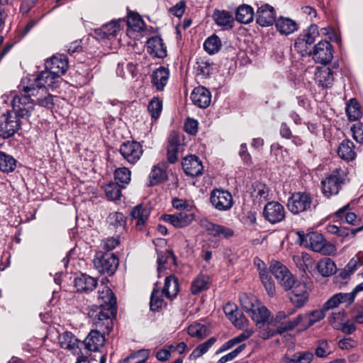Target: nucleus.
<instances>
[{"instance_id": "1", "label": "nucleus", "mask_w": 363, "mask_h": 363, "mask_svg": "<svg viewBox=\"0 0 363 363\" xmlns=\"http://www.w3.org/2000/svg\"><path fill=\"white\" fill-rule=\"evenodd\" d=\"M44 70L35 77L31 75L22 79L19 88L21 93L16 95L12 99V108L15 112L13 116L9 112L3 114L0 117V135L4 138H9L13 136L20 128L21 118H28L34 107V101L30 99V96L35 95L37 89H41L45 86L43 81Z\"/></svg>"}, {"instance_id": "2", "label": "nucleus", "mask_w": 363, "mask_h": 363, "mask_svg": "<svg viewBox=\"0 0 363 363\" xmlns=\"http://www.w3.org/2000/svg\"><path fill=\"white\" fill-rule=\"evenodd\" d=\"M347 175L344 170L335 169L321 181L322 193L326 198L337 195L345 183Z\"/></svg>"}, {"instance_id": "3", "label": "nucleus", "mask_w": 363, "mask_h": 363, "mask_svg": "<svg viewBox=\"0 0 363 363\" xmlns=\"http://www.w3.org/2000/svg\"><path fill=\"white\" fill-rule=\"evenodd\" d=\"M312 201L313 199L308 193L294 192L288 199L287 207L293 214H298L311 210Z\"/></svg>"}, {"instance_id": "4", "label": "nucleus", "mask_w": 363, "mask_h": 363, "mask_svg": "<svg viewBox=\"0 0 363 363\" xmlns=\"http://www.w3.org/2000/svg\"><path fill=\"white\" fill-rule=\"evenodd\" d=\"M94 264L99 273L111 275L118 268V259L113 253L97 254Z\"/></svg>"}, {"instance_id": "5", "label": "nucleus", "mask_w": 363, "mask_h": 363, "mask_svg": "<svg viewBox=\"0 0 363 363\" xmlns=\"http://www.w3.org/2000/svg\"><path fill=\"white\" fill-rule=\"evenodd\" d=\"M270 272L274 276L278 283L288 291L294 284V277L286 266L278 261H272L270 264Z\"/></svg>"}, {"instance_id": "6", "label": "nucleus", "mask_w": 363, "mask_h": 363, "mask_svg": "<svg viewBox=\"0 0 363 363\" xmlns=\"http://www.w3.org/2000/svg\"><path fill=\"white\" fill-rule=\"evenodd\" d=\"M68 60L63 54L53 55L47 60V80L55 79L63 74L67 69Z\"/></svg>"}, {"instance_id": "7", "label": "nucleus", "mask_w": 363, "mask_h": 363, "mask_svg": "<svg viewBox=\"0 0 363 363\" xmlns=\"http://www.w3.org/2000/svg\"><path fill=\"white\" fill-rule=\"evenodd\" d=\"M325 311L326 310H324L323 307L320 310H315L309 313L299 314L295 318L291 320V325L288 329H294L300 324H301L303 328H308L316 322L323 319L325 316Z\"/></svg>"}, {"instance_id": "8", "label": "nucleus", "mask_w": 363, "mask_h": 363, "mask_svg": "<svg viewBox=\"0 0 363 363\" xmlns=\"http://www.w3.org/2000/svg\"><path fill=\"white\" fill-rule=\"evenodd\" d=\"M310 55L316 63L326 65L333 57V47L328 41H320L313 47Z\"/></svg>"}, {"instance_id": "9", "label": "nucleus", "mask_w": 363, "mask_h": 363, "mask_svg": "<svg viewBox=\"0 0 363 363\" xmlns=\"http://www.w3.org/2000/svg\"><path fill=\"white\" fill-rule=\"evenodd\" d=\"M285 208L278 201H269L264 207L263 216L271 224L278 223L285 218Z\"/></svg>"}, {"instance_id": "10", "label": "nucleus", "mask_w": 363, "mask_h": 363, "mask_svg": "<svg viewBox=\"0 0 363 363\" xmlns=\"http://www.w3.org/2000/svg\"><path fill=\"white\" fill-rule=\"evenodd\" d=\"M306 242L308 246L314 252L330 255L335 251L334 246L327 244L323 235L318 233L308 234Z\"/></svg>"}, {"instance_id": "11", "label": "nucleus", "mask_w": 363, "mask_h": 363, "mask_svg": "<svg viewBox=\"0 0 363 363\" xmlns=\"http://www.w3.org/2000/svg\"><path fill=\"white\" fill-rule=\"evenodd\" d=\"M210 199L212 205L218 211H227L233 206V196L228 191L214 189Z\"/></svg>"}, {"instance_id": "12", "label": "nucleus", "mask_w": 363, "mask_h": 363, "mask_svg": "<svg viewBox=\"0 0 363 363\" xmlns=\"http://www.w3.org/2000/svg\"><path fill=\"white\" fill-rule=\"evenodd\" d=\"M120 152L129 163L135 164L143 154L142 145L135 141H127L121 145Z\"/></svg>"}, {"instance_id": "13", "label": "nucleus", "mask_w": 363, "mask_h": 363, "mask_svg": "<svg viewBox=\"0 0 363 363\" xmlns=\"http://www.w3.org/2000/svg\"><path fill=\"white\" fill-rule=\"evenodd\" d=\"M121 23L124 24L125 21L119 19L112 21L110 23L103 25L101 28L94 30V38L99 40L111 39L115 37L117 33L121 30Z\"/></svg>"}, {"instance_id": "14", "label": "nucleus", "mask_w": 363, "mask_h": 363, "mask_svg": "<svg viewBox=\"0 0 363 363\" xmlns=\"http://www.w3.org/2000/svg\"><path fill=\"white\" fill-rule=\"evenodd\" d=\"M289 290L291 291L289 298L296 308H301L308 300V293L305 284L294 280V284Z\"/></svg>"}, {"instance_id": "15", "label": "nucleus", "mask_w": 363, "mask_h": 363, "mask_svg": "<svg viewBox=\"0 0 363 363\" xmlns=\"http://www.w3.org/2000/svg\"><path fill=\"white\" fill-rule=\"evenodd\" d=\"M290 325L291 320L281 323L277 328H274L269 321L266 323H261L257 325L258 336L263 340H267L277 334H282L286 331L291 330L292 329H288Z\"/></svg>"}, {"instance_id": "16", "label": "nucleus", "mask_w": 363, "mask_h": 363, "mask_svg": "<svg viewBox=\"0 0 363 363\" xmlns=\"http://www.w3.org/2000/svg\"><path fill=\"white\" fill-rule=\"evenodd\" d=\"M257 23L262 26H272L276 21V13L273 6L264 4L257 8Z\"/></svg>"}, {"instance_id": "17", "label": "nucleus", "mask_w": 363, "mask_h": 363, "mask_svg": "<svg viewBox=\"0 0 363 363\" xmlns=\"http://www.w3.org/2000/svg\"><path fill=\"white\" fill-rule=\"evenodd\" d=\"M89 313L90 317L92 318L93 323L96 326L108 325L109 322L112 318L116 315V308H107L101 307L99 306V311Z\"/></svg>"}, {"instance_id": "18", "label": "nucleus", "mask_w": 363, "mask_h": 363, "mask_svg": "<svg viewBox=\"0 0 363 363\" xmlns=\"http://www.w3.org/2000/svg\"><path fill=\"white\" fill-rule=\"evenodd\" d=\"M223 311L236 328L242 329L247 325L248 320L238 311L236 306L227 303L223 307Z\"/></svg>"}, {"instance_id": "19", "label": "nucleus", "mask_w": 363, "mask_h": 363, "mask_svg": "<svg viewBox=\"0 0 363 363\" xmlns=\"http://www.w3.org/2000/svg\"><path fill=\"white\" fill-rule=\"evenodd\" d=\"M182 168L186 174L198 177L203 174V166L201 161L195 155L186 156L182 162Z\"/></svg>"}, {"instance_id": "20", "label": "nucleus", "mask_w": 363, "mask_h": 363, "mask_svg": "<svg viewBox=\"0 0 363 363\" xmlns=\"http://www.w3.org/2000/svg\"><path fill=\"white\" fill-rule=\"evenodd\" d=\"M162 220L175 228H184L189 225L194 220V215L186 212H180L176 214H164Z\"/></svg>"}, {"instance_id": "21", "label": "nucleus", "mask_w": 363, "mask_h": 363, "mask_svg": "<svg viewBox=\"0 0 363 363\" xmlns=\"http://www.w3.org/2000/svg\"><path fill=\"white\" fill-rule=\"evenodd\" d=\"M201 225L210 235L213 237L228 238L234 235V231L231 228L213 223L208 220H201Z\"/></svg>"}, {"instance_id": "22", "label": "nucleus", "mask_w": 363, "mask_h": 363, "mask_svg": "<svg viewBox=\"0 0 363 363\" xmlns=\"http://www.w3.org/2000/svg\"><path fill=\"white\" fill-rule=\"evenodd\" d=\"M190 98L194 105L203 108L208 107L211 101L210 91L201 86L194 89Z\"/></svg>"}, {"instance_id": "23", "label": "nucleus", "mask_w": 363, "mask_h": 363, "mask_svg": "<svg viewBox=\"0 0 363 363\" xmlns=\"http://www.w3.org/2000/svg\"><path fill=\"white\" fill-rule=\"evenodd\" d=\"M148 53L157 58H164L167 56V47L162 39L159 36H153L147 41Z\"/></svg>"}, {"instance_id": "24", "label": "nucleus", "mask_w": 363, "mask_h": 363, "mask_svg": "<svg viewBox=\"0 0 363 363\" xmlns=\"http://www.w3.org/2000/svg\"><path fill=\"white\" fill-rule=\"evenodd\" d=\"M318 35V26L312 24L297 38L294 46L297 49L304 48L306 45L313 43Z\"/></svg>"}, {"instance_id": "25", "label": "nucleus", "mask_w": 363, "mask_h": 363, "mask_svg": "<svg viewBox=\"0 0 363 363\" xmlns=\"http://www.w3.org/2000/svg\"><path fill=\"white\" fill-rule=\"evenodd\" d=\"M97 286V280L86 274H82L74 279V286L77 292L89 293Z\"/></svg>"}, {"instance_id": "26", "label": "nucleus", "mask_w": 363, "mask_h": 363, "mask_svg": "<svg viewBox=\"0 0 363 363\" xmlns=\"http://www.w3.org/2000/svg\"><path fill=\"white\" fill-rule=\"evenodd\" d=\"M104 335L96 330H92L84 340L85 347L93 352L99 350L104 346Z\"/></svg>"}, {"instance_id": "27", "label": "nucleus", "mask_w": 363, "mask_h": 363, "mask_svg": "<svg viewBox=\"0 0 363 363\" xmlns=\"http://www.w3.org/2000/svg\"><path fill=\"white\" fill-rule=\"evenodd\" d=\"M167 167V163L166 162H161L152 167L149 175L150 186L157 185L164 182L167 179V174L166 172Z\"/></svg>"}, {"instance_id": "28", "label": "nucleus", "mask_w": 363, "mask_h": 363, "mask_svg": "<svg viewBox=\"0 0 363 363\" xmlns=\"http://www.w3.org/2000/svg\"><path fill=\"white\" fill-rule=\"evenodd\" d=\"M182 147L179 135L172 132L169 135L167 146V159L170 163H174L178 160L177 153Z\"/></svg>"}, {"instance_id": "29", "label": "nucleus", "mask_w": 363, "mask_h": 363, "mask_svg": "<svg viewBox=\"0 0 363 363\" xmlns=\"http://www.w3.org/2000/svg\"><path fill=\"white\" fill-rule=\"evenodd\" d=\"M213 18L216 24L225 30L231 29L234 25V17L232 13L225 10H215Z\"/></svg>"}, {"instance_id": "30", "label": "nucleus", "mask_w": 363, "mask_h": 363, "mask_svg": "<svg viewBox=\"0 0 363 363\" xmlns=\"http://www.w3.org/2000/svg\"><path fill=\"white\" fill-rule=\"evenodd\" d=\"M315 79L322 87L331 86L334 80L333 70L329 67L318 68L315 73Z\"/></svg>"}, {"instance_id": "31", "label": "nucleus", "mask_w": 363, "mask_h": 363, "mask_svg": "<svg viewBox=\"0 0 363 363\" xmlns=\"http://www.w3.org/2000/svg\"><path fill=\"white\" fill-rule=\"evenodd\" d=\"M277 30L282 35H289L296 31L298 28L296 23L286 17H279L275 21Z\"/></svg>"}, {"instance_id": "32", "label": "nucleus", "mask_w": 363, "mask_h": 363, "mask_svg": "<svg viewBox=\"0 0 363 363\" xmlns=\"http://www.w3.org/2000/svg\"><path fill=\"white\" fill-rule=\"evenodd\" d=\"M125 217L120 212H112L109 213L106 218L108 229L115 232L123 230L125 225Z\"/></svg>"}, {"instance_id": "33", "label": "nucleus", "mask_w": 363, "mask_h": 363, "mask_svg": "<svg viewBox=\"0 0 363 363\" xmlns=\"http://www.w3.org/2000/svg\"><path fill=\"white\" fill-rule=\"evenodd\" d=\"M98 299L101 307L116 308V298L108 286H103L102 290L99 291Z\"/></svg>"}, {"instance_id": "34", "label": "nucleus", "mask_w": 363, "mask_h": 363, "mask_svg": "<svg viewBox=\"0 0 363 363\" xmlns=\"http://www.w3.org/2000/svg\"><path fill=\"white\" fill-rule=\"evenodd\" d=\"M57 293H58V291L55 289L52 291V298L49 302V306L51 307V308L49 311H47V315H48L51 318L50 322L52 323L59 325L60 322L61 309L57 305L59 302V296L55 295Z\"/></svg>"}, {"instance_id": "35", "label": "nucleus", "mask_w": 363, "mask_h": 363, "mask_svg": "<svg viewBox=\"0 0 363 363\" xmlns=\"http://www.w3.org/2000/svg\"><path fill=\"white\" fill-rule=\"evenodd\" d=\"M179 292L178 279L174 275H169L165 278L164 286L162 289V294L167 298H174Z\"/></svg>"}, {"instance_id": "36", "label": "nucleus", "mask_w": 363, "mask_h": 363, "mask_svg": "<svg viewBox=\"0 0 363 363\" xmlns=\"http://www.w3.org/2000/svg\"><path fill=\"white\" fill-rule=\"evenodd\" d=\"M169 76V69L164 67H160L153 72L152 82L157 90H162L167 83Z\"/></svg>"}, {"instance_id": "37", "label": "nucleus", "mask_w": 363, "mask_h": 363, "mask_svg": "<svg viewBox=\"0 0 363 363\" xmlns=\"http://www.w3.org/2000/svg\"><path fill=\"white\" fill-rule=\"evenodd\" d=\"M252 320L259 325L261 323H266L269 320L271 316L270 311L261 303L255 308V310L250 314Z\"/></svg>"}, {"instance_id": "38", "label": "nucleus", "mask_w": 363, "mask_h": 363, "mask_svg": "<svg viewBox=\"0 0 363 363\" xmlns=\"http://www.w3.org/2000/svg\"><path fill=\"white\" fill-rule=\"evenodd\" d=\"M210 284V278L208 275L199 274L191 282V292L193 294H198L203 291L207 290Z\"/></svg>"}, {"instance_id": "39", "label": "nucleus", "mask_w": 363, "mask_h": 363, "mask_svg": "<svg viewBox=\"0 0 363 363\" xmlns=\"http://www.w3.org/2000/svg\"><path fill=\"white\" fill-rule=\"evenodd\" d=\"M316 268L320 274L323 277H330L337 269L335 262L328 257H324L318 261Z\"/></svg>"}, {"instance_id": "40", "label": "nucleus", "mask_w": 363, "mask_h": 363, "mask_svg": "<svg viewBox=\"0 0 363 363\" xmlns=\"http://www.w3.org/2000/svg\"><path fill=\"white\" fill-rule=\"evenodd\" d=\"M354 146L352 142L350 140H343L337 150L338 155L347 161L352 160L356 157Z\"/></svg>"}, {"instance_id": "41", "label": "nucleus", "mask_w": 363, "mask_h": 363, "mask_svg": "<svg viewBox=\"0 0 363 363\" xmlns=\"http://www.w3.org/2000/svg\"><path fill=\"white\" fill-rule=\"evenodd\" d=\"M254 18L253 9L248 5L240 6L236 11L235 19L244 24L250 23Z\"/></svg>"}, {"instance_id": "42", "label": "nucleus", "mask_w": 363, "mask_h": 363, "mask_svg": "<svg viewBox=\"0 0 363 363\" xmlns=\"http://www.w3.org/2000/svg\"><path fill=\"white\" fill-rule=\"evenodd\" d=\"M125 186L120 185L118 182H111L104 186V190L106 197L111 201H116L121 199V189Z\"/></svg>"}, {"instance_id": "43", "label": "nucleus", "mask_w": 363, "mask_h": 363, "mask_svg": "<svg viewBox=\"0 0 363 363\" xmlns=\"http://www.w3.org/2000/svg\"><path fill=\"white\" fill-rule=\"evenodd\" d=\"M350 204H347L338 209L334 216L340 218L342 222L354 225L357 223V215L353 212H350Z\"/></svg>"}, {"instance_id": "44", "label": "nucleus", "mask_w": 363, "mask_h": 363, "mask_svg": "<svg viewBox=\"0 0 363 363\" xmlns=\"http://www.w3.org/2000/svg\"><path fill=\"white\" fill-rule=\"evenodd\" d=\"M150 209L147 207H143L142 205L136 206L130 212L132 218L137 220V225H143L149 218Z\"/></svg>"}, {"instance_id": "45", "label": "nucleus", "mask_w": 363, "mask_h": 363, "mask_svg": "<svg viewBox=\"0 0 363 363\" xmlns=\"http://www.w3.org/2000/svg\"><path fill=\"white\" fill-rule=\"evenodd\" d=\"M59 342L62 348L69 350L79 347V341L70 332H65L58 335Z\"/></svg>"}, {"instance_id": "46", "label": "nucleus", "mask_w": 363, "mask_h": 363, "mask_svg": "<svg viewBox=\"0 0 363 363\" xmlns=\"http://www.w3.org/2000/svg\"><path fill=\"white\" fill-rule=\"evenodd\" d=\"M127 26L128 33L140 32L144 30L145 23L138 13H130L128 17Z\"/></svg>"}, {"instance_id": "47", "label": "nucleus", "mask_w": 363, "mask_h": 363, "mask_svg": "<svg viewBox=\"0 0 363 363\" xmlns=\"http://www.w3.org/2000/svg\"><path fill=\"white\" fill-rule=\"evenodd\" d=\"M16 167V160L10 155L0 151V170L4 172H11Z\"/></svg>"}, {"instance_id": "48", "label": "nucleus", "mask_w": 363, "mask_h": 363, "mask_svg": "<svg viewBox=\"0 0 363 363\" xmlns=\"http://www.w3.org/2000/svg\"><path fill=\"white\" fill-rule=\"evenodd\" d=\"M222 46L221 40L216 35L208 37L203 43L204 50L210 55L218 52Z\"/></svg>"}, {"instance_id": "49", "label": "nucleus", "mask_w": 363, "mask_h": 363, "mask_svg": "<svg viewBox=\"0 0 363 363\" xmlns=\"http://www.w3.org/2000/svg\"><path fill=\"white\" fill-rule=\"evenodd\" d=\"M168 259H172L174 262L177 258L173 251L171 250H166L164 252H159L157 253V272L159 274L166 269L165 264Z\"/></svg>"}, {"instance_id": "50", "label": "nucleus", "mask_w": 363, "mask_h": 363, "mask_svg": "<svg viewBox=\"0 0 363 363\" xmlns=\"http://www.w3.org/2000/svg\"><path fill=\"white\" fill-rule=\"evenodd\" d=\"M216 339L215 337H211L206 342L199 345L191 352L189 357L191 359H196L201 357L213 346L216 342Z\"/></svg>"}, {"instance_id": "51", "label": "nucleus", "mask_w": 363, "mask_h": 363, "mask_svg": "<svg viewBox=\"0 0 363 363\" xmlns=\"http://www.w3.org/2000/svg\"><path fill=\"white\" fill-rule=\"evenodd\" d=\"M147 110L152 119H158L162 110V101L158 97H153L148 104Z\"/></svg>"}, {"instance_id": "52", "label": "nucleus", "mask_w": 363, "mask_h": 363, "mask_svg": "<svg viewBox=\"0 0 363 363\" xmlns=\"http://www.w3.org/2000/svg\"><path fill=\"white\" fill-rule=\"evenodd\" d=\"M346 113L350 121H356L361 116L359 104L356 99H350L346 106Z\"/></svg>"}, {"instance_id": "53", "label": "nucleus", "mask_w": 363, "mask_h": 363, "mask_svg": "<svg viewBox=\"0 0 363 363\" xmlns=\"http://www.w3.org/2000/svg\"><path fill=\"white\" fill-rule=\"evenodd\" d=\"M240 303L242 309L249 315L259 303L255 297L248 296L245 294L240 297Z\"/></svg>"}, {"instance_id": "54", "label": "nucleus", "mask_w": 363, "mask_h": 363, "mask_svg": "<svg viewBox=\"0 0 363 363\" xmlns=\"http://www.w3.org/2000/svg\"><path fill=\"white\" fill-rule=\"evenodd\" d=\"M115 182L125 186L130 181V171L126 167L116 169L114 173Z\"/></svg>"}, {"instance_id": "55", "label": "nucleus", "mask_w": 363, "mask_h": 363, "mask_svg": "<svg viewBox=\"0 0 363 363\" xmlns=\"http://www.w3.org/2000/svg\"><path fill=\"white\" fill-rule=\"evenodd\" d=\"M188 333L191 337L201 339L207 335V327L204 325L194 323L189 326Z\"/></svg>"}, {"instance_id": "56", "label": "nucleus", "mask_w": 363, "mask_h": 363, "mask_svg": "<svg viewBox=\"0 0 363 363\" xmlns=\"http://www.w3.org/2000/svg\"><path fill=\"white\" fill-rule=\"evenodd\" d=\"M255 199H259V202H263L268 200L269 196V189L264 184H258L254 190Z\"/></svg>"}, {"instance_id": "57", "label": "nucleus", "mask_w": 363, "mask_h": 363, "mask_svg": "<svg viewBox=\"0 0 363 363\" xmlns=\"http://www.w3.org/2000/svg\"><path fill=\"white\" fill-rule=\"evenodd\" d=\"M162 295H163L162 291H160L158 289L154 288L151 294L150 302V307L151 311H155L162 307L163 304V299L161 298Z\"/></svg>"}, {"instance_id": "58", "label": "nucleus", "mask_w": 363, "mask_h": 363, "mask_svg": "<svg viewBox=\"0 0 363 363\" xmlns=\"http://www.w3.org/2000/svg\"><path fill=\"white\" fill-rule=\"evenodd\" d=\"M331 353V347L326 340H320L318 342L315 349V354L318 357L324 358Z\"/></svg>"}, {"instance_id": "59", "label": "nucleus", "mask_w": 363, "mask_h": 363, "mask_svg": "<svg viewBox=\"0 0 363 363\" xmlns=\"http://www.w3.org/2000/svg\"><path fill=\"white\" fill-rule=\"evenodd\" d=\"M246 348L245 344H241L235 350L228 353L227 354L221 357L216 363H226L233 360L238 354Z\"/></svg>"}, {"instance_id": "60", "label": "nucleus", "mask_w": 363, "mask_h": 363, "mask_svg": "<svg viewBox=\"0 0 363 363\" xmlns=\"http://www.w3.org/2000/svg\"><path fill=\"white\" fill-rule=\"evenodd\" d=\"M345 311H339L338 312H333L329 317L330 325L336 329H339L342 322L345 320Z\"/></svg>"}, {"instance_id": "61", "label": "nucleus", "mask_w": 363, "mask_h": 363, "mask_svg": "<svg viewBox=\"0 0 363 363\" xmlns=\"http://www.w3.org/2000/svg\"><path fill=\"white\" fill-rule=\"evenodd\" d=\"M353 138L359 143H363V123H357L351 127Z\"/></svg>"}, {"instance_id": "62", "label": "nucleus", "mask_w": 363, "mask_h": 363, "mask_svg": "<svg viewBox=\"0 0 363 363\" xmlns=\"http://www.w3.org/2000/svg\"><path fill=\"white\" fill-rule=\"evenodd\" d=\"M196 69L203 76H208L212 70V65L208 61L201 60L197 62Z\"/></svg>"}, {"instance_id": "63", "label": "nucleus", "mask_w": 363, "mask_h": 363, "mask_svg": "<svg viewBox=\"0 0 363 363\" xmlns=\"http://www.w3.org/2000/svg\"><path fill=\"white\" fill-rule=\"evenodd\" d=\"M363 264V257L357 255L354 257H352L350 262L347 263L346 267H347V270L352 272H354L359 267Z\"/></svg>"}, {"instance_id": "64", "label": "nucleus", "mask_w": 363, "mask_h": 363, "mask_svg": "<svg viewBox=\"0 0 363 363\" xmlns=\"http://www.w3.org/2000/svg\"><path fill=\"white\" fill-rule=\"evenodd\" d=\"M313 354L311 352H304L299 354L298 357H294L291 359L290 362L292 363H311L313 359Z\"/></svg>"}]
</instances>
